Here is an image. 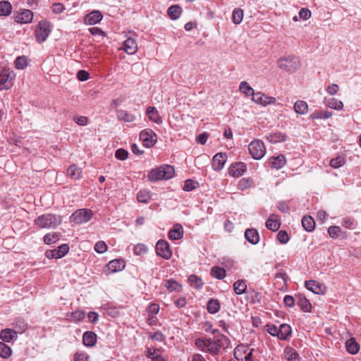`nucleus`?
I'll return each instance as SVG.
<instances>
[{"label": "nucleus", "mask_w": 361, "mask_h": 361, "mask_svg": "<svg viewBox=\"0 0 361 361\" xmlns=\"http://www.w3.org/2000/svg\"><path fill=\"white\" fill-rule=\"evenodd\" d=\"M174 173L175 171L173 167L166 164L152 169L149 172L147 178L151 181L169 180L173 176Z\"/></svg>", "instance_id": "1"}, {"label": "nucleus", "mask_w": 361, "mask_h": 361, "mask_svg": "<svg viewBox=\"0 0 361 361\" xmlns=\"http://www.w3.org/2000/svg\"><path fill=\"white\" fill-rule=\"evenodd\" d=\"M61 223V216L52 214H42L35 220V224L40 228H55Z\"/></svg>", "instance_id": "2"}, {"label": "nucleus", "mask_w": 361, "mask_h": 361, "mask_svg": "<svg viewBox=\"0 0 361 361\" xmlns=\"http://www.w3.org/2000/svg\"><path fill=\"white\" fill-rule=\"evenodd\" d=\"M277 66L280 69L293 73L300 68V63L298 58L290 55L281 57L277 61Z\"/></svg>", "instance_id": "3"}, {"label": "nucleus", "mask_w": 361, "mask_h": 361, "mask_svg": "<svg viewBox=\"0 0 361 361\" xmlns=\"http://www.w3.org/2000/svg\"><path fill=\"white\" fill-rule=\"evenodd\" d=\"M195 344L197 348L204 353H207L212 355L219 354L218 347L214 340L209 338H198L195 340Z\"/></svg>", "instance_id": "4"}, {"label": "nucleus", "mask_w": 361, "mask_h": 361, "mask_svg": "<svg viewBox=\"0 0 361 361\" xmlns=\"http://www.w3.org/2000/svg\"><path fill=\"white\" fill-rule=\"evenodd\" d=\"M93 216V212L90 209H79L74 212L70 216V221L76 224H82L88 222Z\"/></svg>", "instance_id": "5"}, {"label": "nucleus", "mask_w": 361, "mask_h": 361, "mask_svg": "<svg viewBox=\"0 0 361 361\" xmlns=\"http://www.w3.org/2000/svg\"><path fill=\"white\" fill-rule=\"evenodd\" d=\"M50 23L47 20H41L38 23L36 31L35 38L37 42L42 43L45 42L51 33Z\"/></svg>", "instance_id": "6"}, {"label": "nucleus", "mask_w": 361, "mask_h": 361, "mask_svg": "<svg viewBox=\"0 0 361 361\" xmlns=\"http://www.w3.org/2000/svg\"><path fill=\"white\" fill-rule=\"evenodd\" d=\"M248 150L252 157L255 160L262 159L266 153L264 144L260 140L252 141L248 146Z\"/></svg>", "instance_id": "7"}, {"label": "nucleus", "mask_w": 361, "mask_h": 361, "mask_svg": "<svg viewBox=\"0 0 361 361\" xmlns=\"http://www.w3.org/2000/svg\"><path fill=\"white\" fill-rule=\"evenodd\" d=\"M156 253L164 259H169L172 255L169 244L165 240L160 239L156 244Z\"/></svg>", "instance_id": "8"}, {"label": "nucleus", "mask_w": 361, "mask_h": 361, "mask_svg": "<svg viewBox=\"0 0 361 361\" xmlns=\"http://www.w3.org/2000/svg\"><path fill=\"white\" fill-rule=\"evenodd\" d=\"M140 139L146 147L149 148L156 144L157 135L152 130L147 128L140 132Z\"/></svg>", "instance_id": "9"}, {"label": "nucleus", "mask_w": 361, "mask_h": 361, "mask_svg": "<svg viewBox=\"0 0 361 361\" xmlns=\"http://www.w3.org/2000/svg\"><path fill=\"white\" fill-rule=\"evenodd\" d=\"M69 251V246L64 243L54 250H48L45 252V256L48 259H61L64 257Z\"/></svg>", "instance_id": "10"}, {"label": "nucleus", "mask_w": 361, "mask_h": 361, "mask_svg": "<svg viewBox=\"0 0 361 361\" xmlns=\"http://www.w3.org/2000/svg\"><path fill=\"white\" fill-rule=\"evenodd\" d=\"M252 100L256 104L264 106L276 102V99L274 97H267L261 92H255V91L252 92Z\"/></svg>", "instance_id": "11"}, {"label": "nucleus", "mask_w": 361, "mask_h": 361, "mask_svg": "<svg viewBox=\"0 0 361 361\" xmlns=\"http://www.w3.org/2000/svg\"><path fill=\"white\" fill-rule=\"evenodd\" d=\"M103 18V15L98 10H93L87 13L84 18V23L86 25H93L99 23Z\"/></svg>", "instance_id": "12"}, {"label": "nucleus", "mask_w": 361, "mask_h": 361, "mask_svg": "<svg viewBox=\"0 0 361 361\" xmlns=\"http://www.w3.org/2000/svg\"><path fill=\"white\" fill-rule=\"evenodd\" d=\"M15 74L11 73H0V90H8L13 85L12 80L14 78Z\"/></svg>", "instance_id": "13"}, {"label": "nucleus", "mask_w": 361, "mask_h": 361, "mask_svg": "<svg viewBox=\"0 0 361 361\" xmlns=\"http://www.w3.org/2000/svg\"><path fill=\"white\" fill-rule=\"evenodd\" d=\"M247 170V166L243 162L232 164L228 169V173L233 177L241 176Z\"/></svg>", "instance_id": "14"}, {"label": "nucleus", "mask_w": 361, "mask_h": 361, "mask_svg": "<svg viewBox=\"0 0 361 361\" xmlns=\"http://www.w3.org/2000/svg\"><path fill=\"white\" fill-rule=\"evenodd\" d=\"M296 304L300 307V309L305 312H312V304L310 300L301 293L295 295Z\"/></svg>", "instance_id": "15"}, {"label": "nucleus", "mask_w": 361, "mask_h": 361, "mask_svg": "<svg viewBox=\"0 0 361 361\" xmlns=\"http://www.w3.org/2000/svg\"><path fill=\"white\" fill-rule=\"evenodd\" d=\"M33 19V13L28 9H23L20 13H17L14 20L16 23L26 24L31 23Z\"/></svg>", "instance_id": "16"}, {"label": "nucleus", "mask_w": 361, "mask_h": 361, "mask_svg": "<svg viewBox=\"0 0 361 361\" xmlns=\"http://www.w3.org/2000/svg\"><path fill=\"white\" fill-rule=\"evenodd\" d=\"M226 159L227 156L225 153L220 152L216 154L212 159L213 169L216 171H221L224 166Z\"/></svg>", "instance_id": "17"}, {"label": "nucleus", "mask_w": 361, "mask_h": 361, "mask_svg": "<svg viewBox=\"0 0 361 361\" xmlns=\"http://www.w3.org/2000/svg\"><path fill=\"white\" fill-rule=\"evenodd\" d=\"M245 238L252 245H257L259 242V234L255 228H247L244 233Z\"/></svg>", "instance_id": "18"}, {"label": "nucleus", "mask_w": 361, "mask_h": 361, "mask_svg": "<svg viewBox=\"0 0 361 361\" xmlns=\"http://www.w3.org/2000/svg\"><path fill=\"white\" fill-rule=\"evenodd\" d=\"M286 163L285 155L279 154L278 156L271 157L269 159V164L273 169L279 170L282 169Z\"/></svg>", "instance_id": "19"}, {"label": "nucleus", "mask_w": 361, "mask_h": 361, "mask_svg": "<svg viewBox=\"0 0 361 361\" xmlns=\"http://www.w3.org/2000/svg\"><path fill=\"white\" fill-rule=\"evenodd\" d=\"M126 267L125 261L122 259H116L110 261L107 267L111 273H115L124 269Z\"/></svg>", "instance_id": "20"}, {"label": "nucleus", "mask_w": 361, "mask_h": 361, "mask_svg": "<svg viewBox=\"0 0 361 361\" xmlns=\"http://www.w3.org/2000/svg\"><path fill=\"white\" fill-rule=\"evenodd\" d=\"M305 288L315 294L324 293L325 286L313 280L306 281Z\"/></svg>", "instance_id": "21"}, {"label": "nucleus", "mask_w": 361, "mask_h": 361, "mask_svg": "<svg viewBox=\"0 0 361 361\" xmlns=\"http://www.w3.org/2000/svg\"><path fill=\"white\" fill-rule=\"evenodd\" d=\"M97 334L92 331H87L82 336V343L86 347H93L97 343Z\"/></svg>", "instance_id": "22"}, {"label": "nucleus", "mask_w": 361, "mask_h": 361, "mask_svg": "<svg viewBox=\"0 0 361 361\" xmlns=\"http://www.w3.org/2000/svg\"><path fill=\"white\" fill-rule=\"evenodd\" d=\"M122 49L128 54H135L137 49V45L135 40L133 38L128 37L123 42Z\"/></svg>", "instance_id": "23"}, {"label": "nucleus", "mask_w": 361, "mask_h": 361, "mask_svg": "<svg viewBox=\"0 0 361 361\" xmlns=\"http://www.w3.org/2000/svg\"><path fill=\"white\" fill-rule=\"evenodd\" d=\"M266 139L272 144H276L278 142H285L287 139V135L283 133L276 131L269 134L266 137Z\"/></svg>", "instance_id": "24"}, {"label": "nucleus", "mask_w": 361, "mask_h": 361, "mask_svg": "<svg viewBox=\"0 0 361 361\" xmlns=\"http://www.w3.org/2000/svg\"><path fill=\"white\" fill-rule=\"evenodd\" d=\"M116 115L118 120L126 123H131L135 120V116L128 113L127 111L123 109H117L116 111Z\"/></svg>", "instance_id": "25"}, {"label": "nucleus", "mask_w": 361, "mask_h": 361, "mask_svg": "<svg viewBox=\"0 0 361 361\" xmlns=\"http://www.w3.org/2000/svg\"><path fill=\"white\" fill-rule=\"evenodd\" d=\"M18 338L17 331L11 329H5L1 331L0 338L4 342L9 343Z\"/></svg>", "instance_id": "26"}, {"label": "nucleus", "mask_w": 361, "mask_h": 361, "mask_svg": "<svg viewBox=\"0 0 361 361\" xmlns=\"http://www.w3.org/2000/svg\"><path fill=\"white\" fill-rule=\"evenodd\" d=\"M146 114L147 115L149 121H151L157 124L162 123V118L159 116V112L156 107L149 106L147 109Z\"/></svg>", "instance_id": "27"}, {"label": "nucleus", "mask_w": 361, "mask_h": 361, "mask_svg": "<svg viewBox=\"0 0 361 361\" xmlns=\"http://www.w3.org/2000/svg\"><path fill=\"white\" fill-rule=\"evenodd\" d=\"M183 236V228L181 225L175 224L172 229L168 233V237L171 240H180Z\"/></svg>", "instance_id": "28"}, {"label": "nucleus", "mask_w": 361, "mask_h": 361, "mask_svg": "<svg viewBox=\"0 0 361 361\" xmlns=\"http://www.w3.org/2000/svg\"><path fill=\"white\" fill-rule=\"evenodd\" d=\"M292 329L290 325L282 324L279 327V339L286 341L291 335Z\"/></svg>", "instance_id": "29"}, {"label": "nucleus", "mask_w": 361, "mask_h": 361, "mask_svg": "<svg viewBox=\"0 0 361 361\" xmlns=\"http://www.w3.org/2000/svg\"><path fill=\"white\" fill-rule=\"evenodd\" d=\"M345 348L348 353L355 355L360 350V345L354 338H350L345 341Z\"/></svg>", "instance_id": "30"}, {"label": "nucleus", "mask_w": 361, "mask_h": 361, "mask_svg": "<svg viewBox=\"0 0 361 361\" xmlns=\"http://www.w3.org/2000/svg\"><path fill=\"white\" fill-rule=\"evenodd\" d=\"M280 226L281 224L275 214L270 215L266 221L267 228L273 231H277Z\"/></svg>", "instance_id": "31"}, {"label": "nucleus", "mask_w": 361, "mask_h": 361, "mask_svg": "<svg viewBox=\"0 0 361 361\" xmlns=\"http://www.w3.org/2000/svg\"><path fill=\"white\" fill-rule=\"evenodd\" d=\"M164 286L169 292H180L182 289V285L173 279L165 280Z\"/></svg>", "instance_id": "32"}, {"label": "nucleus", "mask_w": 361, "mask_h": 361, "mask_svg": "<svg viewBox=\"0 0 361 361\" xmlns=\"http://www.w3.org/2000/svg\"><path fill=\"white\" fill-rule=\"evenodd\" d=\"M67 174L73 180H78L82 175V169L75 164L71 165L67 169Z\"/></svg>", "instance_id": "33"}, {"label": "nucleus", "mask_w": 361, "mask_h": 361, "mask_svg": "<svg viewBox=\"0 0 361 361\" xmlns=\"http://www.w3.org/2000/svg\"><path fill=\"white\" fill-rule=\"evenodd\" d=\"M302 226L306 231L311 232L315 228V221L312 216H305L302 219Z\"/></svg>", "instance_id": "34"}, {"label": "nucleus", "mask_w": 361, "mask_h": 361, "mask_svg": "<svg viewBox=\"0 0 361 361\" xmlns=\"http://www.w3.org/2000/svg\"><path fill=\"white\" fill-rule=\"evenodd\" d=\"M294 111L296 114L300 115H305L308 111V105L306 102L302 100H298L294 104Z\"/></svg>", "instance_id": "35"}, {"label": "nucleus", "mask_w": 361, "mask_h": 361, "mask_svg": "<svg viewBox=\"0 0 361 361\" xmlns=\"http://www.w3.org/2000/svg\"><path fill=\"white\" fill-rule=\"evenodd\" d=\"M12 5L8 1H0V16L7 17L12 12Z\"/></svg>", "instance_id": "36"}, {"label": "nucleus", "mask_w": 361, "mask_h": 361, "mask_svg": "<svg viewBox=\"0 0 361 361\" xmlns=\"http://www.w3.org/2000/svg\"><path fill=\"white\" fill-rule=\"evenodd\" d=\"M61 234L60 233L53 232L49 233L44 235L43 242L46 245H51L56 243L60 240Z\"/></svg>", "instance_id": "37"}, {"label": "nucleus", "mask_w": 361, "mask_h": 361, "mask_svg": "<svg viewBox=\"0 0 361 361\" xmlns=\"http://www.w3.org/2000/svg\"><path fill=\"white\" fill-rule=\"evenodd\" d=\"M14 331H17L18 334H23L27 328V324L25 319L22 318H17L13 322Z\"/></svg>", "instance_id": "38"}, {"label": "nucleus", "mask_w": 361, "mask_h": 361, "mask_svg": "<svg viewBox=\"0 0 361 361\" xmlns=\"http://www.w3.org/2000/svg\"><path fill=\"white\" fill-rule=\"evenodd\" d=\"M214 341L218 347L219 353L221 348H226L230 344V340L224 334L218 335L216 340Z\"/></svg>", "instance_id": "39"}, {"label": "nucleus", "mask_w": 361, "mask_h": 361, "mask_svg": "<svg viewBox=\"0 0 361 361\" xmlns=\"http://www.w3.org/2000/svg\"><path fill=\"white\" fill-rule=\"evenodd\" d=\"M220 307V302L216 299L211 298L207 302V309L208 312L210 314H216L218 312Z\"/></svg>", "instance_id": "40"}, {"label": "nucleus", "mask_w": 361, "mask_h": 361, "mask_svg": "<svg viewBox=\"0 0 361 361\" xmlns=\"http://www.w3.org/2000/svg\"><path fill=\"white\" fill-rule=\"evenodd\" d=\"M233 289L237 295H241L245 293L247 289V285L245 281L244 280H238L233 283Z\"/></svg>", "instance_id": "41"}, {"label": "nucleus", "mask_w": 361, "mask_h": 361, "mask_svg": "<svg viewBox=\"0 0 361 361\" xmlns=\"http://www.w3.org/2000/svg\"><path fill=\"white\" fill-rule=\"evenodd\" d=\"M326 106L334 109L335 110H341L343 107V104L341 101L338 100L335 98H331L329 99H326Z\"/></svg>", "instance_id": "42"}, {"label": "nucleus", "mask_w": 361, "mask_h": 361, "mask_svg": "<svg viewBox=\"0 0 361 361\" xmlns=\"http://www.w3.org/2000/svg\"><path fill=\"white\" fill-rule=\"evenodd\" d=\"M211 275L217 279L221 280L226 276V271L220 267H214L211 269Z\"/></svg>", "instance_id": "43"}, {"label": "nucleus", "mask_w": 361, "mask_h": 361, "mask_svg": "<svg viewBox=\"0 0 361 361\" xmlns=\"http://www.w3.org/2000/svg\"><path fill=\"white\" fill-rule=\"evenodd\" d=\"M188 283L190 286L194 288H200L202 287L204 283L202 280L196 275H190L188 277Z\"/></svg>", "instance_id": "44"}, {"label": "nucleus", "mask_w": 361, "mask_h": 361, "mask_svg": "<svg viewBox=\"0 0 361 361\" xmlns=\"http://www.w3.org/2000/svg\"><path fill=\"white\" fill-rule=\"evenodd\" d=\"M345 163V157L344 154L339 155L336 158H333L330 161V166L334 169H338L343 166Z\"/></svg>", "instance_id": "45"}, {"label": "nucleus", "mask_w": 361, "mask_h": 361, "mask_svg": "<svg viewBox=\"0 0 361 361\" xmlns=\"http://www.w3.org/2000/svg\"><path fill=\"white\" fill-rule=\"evenodd\" d=\"M150 191L142 190H140L137 194V200L141 203H147L151 199Z\"/></svg>", "instance_id": "46"}, {"label": "nucleus", "mask_w": 361, "mask_h": 361, "mask_svg": "<svg viewBox=\"0 0 361 361\" xmlns=\"http://www.w3.org/2000/svg\"><path fill=\"white\" fill-rule=\"evenodd\" d=\"M332 116L331 111L324 110L319 111H314L310 115L312 119H327Z\"/></svg>", "instance_id": "47"}, {"label": "nucleus", "mask_w": 361, "mask_h": 361, "mask_svg": "<svg viewBox=\"0 0 361 361\" xmlns=\"http://www.w3.org/2000/svg\"><path fill=\"white\" fill-rule=\"evenodd\" d=\"M285 356L288 361H299L298 353L292 348H287L285 350Z\"/></svg>", "instance_id": "48"}, {"label": "nucleus", "mask_w": 361, "mask_h": 361, "mask_svg": "<svg viewBox=\"0 0 361 361\" xmlns=\"http://www.w3.org/2000/svg\"><path fill=\"white\" fill-rule=\"evenodd\" d=\"M244 13L241 8H235L232 14V21L234 24H240L243 18Z\"/></svg>", "instance_id": "49"}, {"label": "nucleus", "mask_w": 361, "mask_h": 361, "mask_svg": "<svg viewBox=\"0 0 361 361\" xmlns=\"http://www.w3.org/2000/svg\"><path fill=\"white\" fill-rule=\"evenodd\" d=\"M180 12H181V8L178 5L171 6L168 8V11H167L168 15L173 20H176V19L178 18V17L180 14Z\"/></svg>", "instance_id": "50"}, {"label": "nucleus", "mask_w": 361, "mask_h": 361, "mask_svg": "<svg viewBox=\"0 0 361 361\" xmlns=\"http://www.w3.org/2000/svg\"><path fill=\"white\" fill-rule=\"evenodd\" d=\"M12 354L11 348L4 342H0V357L8 358Z\"/></svg>", "instance_id": "51"}, {"label": "nucleus", "mask_w": 361, "mask_h": 361, "mask_svg": "<svg viewBox=\"0 0 361 361\" xmlns=\"http://www.w3.org/2000/svg\"><path fill=\"white\" fill-rule=\"evenodd\" d=\"M28 66V62L26 56H18L15 60V66L18 70H23Z\"/></svg>", "instance_id": "52"}, {"label": "nucleus", "mask_w": 361, "mask_h": 361, "mask_svg": "<svg viewBox=\"0 0 361 361\" xmlns=\"http://www.w3.org/2000/svg\"><path fill=\"white\" fill-rule=\"evenodd\" d=\"M199 186V183L197 181L193 180L192 179H187L183 185V190L187 192H190L197 188Z\"/></svg>", "instance_id": "53"}, {"label": "nucleus", "mask_w": 361, "mask_h": 361, "mask_svg": "<svg viewBox=\"0 0 361 361\" xmlns=\"http://www.w3.org/2000/svg\"><path fill=\"white\" fill-rule=\"evenodd\" d=\"M341 224L346 228L354 229L357 226V222L353 218L346 217L342 220Z\"/></svg>", "instance_id": "54"}, {"label": "nucleus", "mask_w": 361, "mask_h": 361, "mask_svg": "<svg viewBox=\"0 0 361 361\" xmlns=\"http://www.w3.org/2000/svg\"><path fill=\"white\" fill-rule=\"evenodd\" d=\"M239 90L242 93L246 94L247 96L249 94L252 95V92H254L253 88L251 87L245 81H243L240 83Z\"/></svg>", "instance_id": "55"}, {"label": "nucleus", "mask_w": 361, "mask_h": 361, "mask_svg": "<svg viewBox=\"0 0 361 361\" xmlns=\"http://www.w3.org/2000/svg\"><path fill=\"white\" fill-rule=\"evenodd\" d=\"M85 317V312L82 310H76L71 313V318L73 321L81 322Z\"/></svg>", "instance_id": "56"}, {"label": "nucleus", "mask_w": 361, "mask_h": 361, "mask_svg": "<svg viewBox=\"0 0 361 361\" xmlns=\"http://www.w3.org/2000/svg\"><path fill=\"white\" fill-rule=\"evenodd\" d=\"M147 247L142 243L137 244L133 249V252L136 255H142L147 252Z\"/></svg>", "instance_id": "57"}, {"label": "nucleus", "mask_w": 361, "mask_h": 361, "mask_svg": "<svg viewBox=\"0 0 361 361\" xmlns=\"http://www.w3.org/2000/svg\"><path fill=\"white\" fill-rule=\"evenodd\" d=\"M341 228L337 226H331L328 228V233L332 238H337L341 232Z\"/></svg>", "instance_id": "58"}, {"label": "nucleus", "mask_w": 361, "mask_h": 361, "mask_svg": "<svg viewBox=\"0 0 361 361\" xmlns=\"http://www.w3.org/2000/svg\"><path fill=\"white\" fill-rule=\"evenodd\" d=\"M277 240L282 244H286L289 240V237L286 231L281 230L277 233Z\"/></svg>", "instance_id": "59"}, {"label": "nucleus", "mask_w": 361, "mask_h": 361, "mask_svg": "<svg viewBox=\"0 0 361 361\" xmlns=\"http://www.w3.org/2000/svg\"><path fill=\"white\" fill-rule=\"evenodd\" d=\"M128 152L124 149H118L115 152V157L118 160H126L128 158Z\"/></svg>", "instance_id": "60"}, {"label": "nucleus", "mask_w": 361, "mask_h": 361, "mask_svg": "<svg viewBox=\"0 0 361 361\" xmlns=\"http://www.w3.org/2000/svg\"><path fill=\"white\" fill-rule=\"evenodd\" d=\"M94 250L99 254L105 252L107 250V245L104 241H99L94 245Z\"/></svg>", "instance_id": "61"}, {"label": "nucleus", "mask_w": 361, "mask_h": 361, "mask_svg": "<svg viewBox=\"0 0 361 361\" xmlns=\"http://www.w3.org/2000/svg\"><path fill=\"white\" fill-rule=\"evenodd\" d=\"M266 329L272 336H276L279 338V328L274 324H267Z\"/></svg>", "instance_id": "62"}, {"label": "nucleus", "mask_w": 361, "mask_h": 361, "mask_svg": "<svg viewBox=\"0 0 361 361\" xmlns=\"http://www.w3.org/2000/svg\"><path fill=\"white\" fill-rule=\"evenodd\" d=\"M285 305L288 307H293L296 304L295 297L290 295H286L283 298Z\"/></svg>", "instance_id": "63"}, {"label": "nucleus", "mask_w": 361, "mask_h": 361, "mask_svg": "<svg viewBox=\"0 0 361 361\" xmlns=\"http://www.w3.org/2000/svg\"><path fill=\"white\" fill-rule=\"evenodd\" d=\"M149 338L159 342H162L166 338V336L161 331H157L154 334L150 333Z\"/></svg>", "instance_id": "64"}]
</instances>
